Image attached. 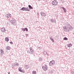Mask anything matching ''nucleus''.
Returning <instances> with one entry per match:
<instances>
[{"label": "nucleus", "mask_w": 74, "mask_h": 74, "mask_svg": "<svg viewBox=\"0 0 74 74\" xmlns=\"http://www.w3.org/2000/svg\"><path fill=\"white\" fill-rule=\"evenodd\" d=\"M21 29L23 32H25V31H26V32H28V29L27 28H21Z\"/></svg>", "instance_id": "nucleus-10"}, {"label": "nucleus", "mask_w": 74, "mask_h": 74, "mask_svg": "<svg viewBox=\"0 0 74 74\" xmlns=\"http://www.w3.org/2000/svg\"><path fill=\"white\" fill-rule=\"evenodd\" d=\"M55 63V62L54 60H52L51 61H50L49 63V66H52L53 65H54Z\"/></svg>", "instance_id": "nucleus-5"}, {"label": "nucleus", "mask_w": 74, "mask_h": 74, "mask_svg": "<svg viewBox=\"0 0 74 74\" xmlns=\"http://www.w3.org/2000/svg\"><path fill=\"white\" fill-rule=\"evenodd\" d=\"M42 68L44 70V71H46L48 70V67L47 66V65L45 64L44 66H42Z\"/></svg>", "instance_id": "nucleus-7"}, {"label": "nucleus", "mask_w": 74, "mask_h": 74, "mask_svg": "<svg viewBox=\"0 0 74 74\" xmlns=\"http://www.w3.org/2000/svg\"><path fill=\"white\" fill-rule=\"evenodd\" d=\"M50 21H51V22L52 23V22H53V19H51L50 20Z\"/></svg>", "instance_id": "nucleus-25"}, {"label": "nucleus", "mask_w": 74, "mask_h": 74, "mask_svg": "<svg viewBox=\"0 0 74 74\" xmlns=\"http://www.w3.org/2000/svg\"><path fill=\"white\" fill-rule=\"evenodd\" d=\"M1 55H3L4 54V51L2 49H1Z\"/></svg>", "instance_id": "nucleus-13"}, {"label": "nucleus", "mask_w": 74, "mask_h": 74, "mask_svg": "<svg viewBox=\"0 0 74 74\" xmlns=\"http://www.w3.org/2000/svg\"><path fill=\"white\" fill-rule=\"evenodd\" d=\"M44 54H45V55L46 54H47V52H46V51H44Z\"/></svg>", "instance_id": "nucleus-27"}, {"label": "nucleus", "mask_w": 74, "mask_h": 74, "mask_svg": "<svg viewBox=\"0 0 74 74\" xmlns=\"http://www.w3.org/2000/svg\"><path fill=\"white\" fill-rule=\"evenodd\" d=\"M39 60L40 62H42L43 60V59L42 58H39Z\"/></svg>", "instance_id": "nucleus-15"}, {"label": "nucleus", "mask_w": 74, "mask_h": 74, "mask_svg": "<svg viewBox=\"0 0 74 74\" xmlns=\"http://www.w3.org/2000/svg\"><path fill=\"white\" fill-rule=\"evenodd\" d=\"M52 4L53 5H58V2L56 0H55L52 1Z\"/></svg>", "instance_id": "nucleus-6"}, {"label": "nucleus", "mask_w": 74, "mask_h": 74, "mask_svg": "<svg viewBox=\"0 0 74 74\" xmlns=\"http://www.w3.org/2000/svg\"><path fill=\"white\" fill-rule=\"evenodd\" d=\"M36 71H33L32 72V74H36Z\"/></svg>", "instance_id": "nucleus-21"}, {"label": "nucleus", "mask_w": 74, "mask_h": 74, "mask_svg": "<svg viewBox=\"0 0 74 74\" xmlns=\"http://www.w3.org/2000/svg\"><path fill=\"white\" fill-rule=\"evenodd\" d=\"M41 16H47V14L45 12H41L40 13Z\"/></svg>", "instance_id": "nucleus-9"}, {"label": "nucleus", "mask_w": 74, "mask_h": 74, "mask_svg": "<svg viewBox=\"0 0 74 74\" xmlns=\"http://www.w3.org/2000/svg\"><path fill=\"white\" fill-rule=\"evenodd\" d=\"M10 22L13 25H16V21L15 19H12L10 21Z\"/></svg>", "instance_id": "nucleus-4"}, {"label": "nucleus", "mask_w": 74, "mask_h": 74, "mask_svg": "<svg viewBox=\"0 0 74 74\" xmlns=\"http://www.w3.org/2000/svg\"><path fill=\"white\" fill-rule=\"evenodd\" d=\"M72 45L71 44H69L67 45V46L68 47L70 48L71 47V46Z\"/></svg>", "instance_id": "nucleus-20"}, {"label": "nucleus", "mask_w": 74, "mask_h": 74, "mask_svg": "<svg viewBox=\"0 0 74 74\" xmlns=\"http://www.w3.org/2000/svg\"><path fill=\"white\" fill-rule=\"evenodd\" d=\"M29 51L28 50L27 52L30 54H33V52H34V50L32 48V47H31L29 48Z\"/></svg>", "instance_id": "nucleus-2"}, {"label": "nucleus", "mask_w": 74, "mask_h": 74, "mask_svg": "<svg viewBox=\"0 0 74 74\" xmlns=\"http://www.w3.org/2000/svg\"><path fill=\"white\" fill-rule=\"evenodd\" d=\"M63 29L64 31L65 32H69L70 30L73 29V28L69 24H68L66 26H65L63 27Z\"/></svg>", "instance_id": "nucleus-1"}, {"label": "nucleus", "mask_w": 74, "mask_h": 74, "mask_svg": "<svg viewBox=\"0 0 74 74\" xmlns=\"http://www.w3.org/2000/svg\"><path fill=\"white\" fill-rule=\"evenodd\" d=\"M18 71L20 72H22V70L20 68H18Z\"/></svg>", "instance_id": "nucleus-24"}, {"label": "nucleus", "mask_w": 74, "mask_h": 74, "mask_svg": "<svg viewBox=\"0 0 74 74\" xmlns=\"http://www.w3.org/2000/svg\"><path fill=\"white\" fill-rule=\"evenodd\" d=\"M25 68L26 69H27L29 68V66L27 65H25Z\"/></svg>", "instance_id": "nucleus-16"}, {"label": "nucleus", "mask_w": 74, "mask_h": 74, "mask_svg": "<svg viewBox=\"0 0 74 74\" xmlns=\"http://www.w3.org/2000/svg\"><path fill=\"white\" fill-rule=\"evenodd\" d=\"M21 11H30V10H29L28 7H23L21 9Z\"/></svg>", "instance_id": "nucleus-3"}, {"label": "nucleus", "mask_w": 74, "mask_h": 74, "mask_svg": "<svg viewBox=\"0 0 74 74\" xmlns=\"http://www.w3.org/2000/svg\"><path fill=\"white\" fill-rule=\"evenodd\" d=\"M10 72H9V73H8V74H10Z\"/></svg>", "instance_id": "nucleus-29"}, {"label": "nucleus", "mask_w": 74, "mask_h": 74, "mask_svg": "<svg viewBox=\"0 0 74 74\" xmlns=\"http://www.w3.org/2000/svg\"><path fill=\"white\" fill-rule=\"evenodd\" d=\"M62 8L64 10V12H66V9L64 7H62Z\"/></svg>", "instance_id": "nucleus-18"}, {"label": "nucleus", "mask_w": 74, "mask_h": 74, "mask_svg": "<svg viewBox=\"0 0 74 74\" xmlns=\"http://www.w3.org/2000/svg\"><path fill=\"white\" fill-rule=\"evenodd\" d=\"M5 40L6 41H7V42H8V41H9V38H8L7 37H6L5 38Z\"/></svg>", "instance_id": "nucleus-14"}, {"label": "nucleus", "mask_w": 74, "mask_h": 74, "mask_svg": "<svg viewBox=\"0 0 74 74\" xmlns=\"http://www.w3.org/2000/svg\"><path fill=\"white\" fill-rule=\"evenodd\" d=\"M50 38L51 40H52V42H54V40H53V39L52 38V37H50Z\"/></svg>", "instance_id": "nucleus-22"}, {"label": "nucleus", "mask_w": 74, "mask_h": 74, "mask_svg": "<svg viewBox=\"0 0 74 74\" xmlns=\"http://www.w3.org/2000/svg\"><path fill=\"white\" fill-rule=\"evenodd\" d=\"M11 49V47L9 46H8L6 47V49H7V50H10Z\"/></svg>", "instance_id": "nucleus-12"}, {"label": "nucleus", "mask_w": 74, "mask_h": 74, "mask_svg": "<svg viewBox=\"0 0 74 74\" xmlns=\"http://www.w3.org/2000/svg\"><path fill=\"white\" fill-rule=\"evenodd\" d=\"M7 15L8 16H6V18H10V15H11V14H7Z\"/></svg>", "instance_id": "nucleus-17"}, {"label": "nucleus", "mask_w": 74, "mask_h": 74, "mask_svg": "<svg viewBox=\"0 0 74 74\" xmlns=\"http://www.w3.org/2000/svg\"><path fill=\"white\" fill-rule=\"evenodd\" d=\"M28 7L29 8V9H33V7H32V6H31V5H28Z\"/></svg>", "instance_id": "nucleus-19"}, {"label": "nucleus", "mask_w": 74, "mask_h": 74, "mask_svg": "<svg viewBox=\"0 0 74 74\" xmlns=\"http://www.w3.org/2000/svg\"><path fill=\"white\" fill-rule=\"evenodd\" d=\"M19 64L15 62V63H14V64L13 65L12 64V68L14 67H15V66H19Z\"/></svg>", "instance_id": "nucleus-8"}, {"label": "nucleus", "mask_w": 74, "mask_h": 74, "mask_svg": "<svg viewBox=\"0 0 74 74\" xmlns=\"http://www.w3.org/2000/svg\"><path fill=\"white\" fill-rule=\"evenodd\" d=\"M10 44H13V42H10Z\"/></svg>", "instance_id": "nucleus-26"}, {"label": "nucleus", "mask_w": 74, "mask_h": 74, "mask_svg": "<svg viewBox=\"0 0 74 74\" xmlns=\"http://www.w3.org/2000/svg\"><path fill=\"white\" fill-rule=\"evenodd\" d=\"M26 37H27V36H28V34H26Z\"/></svg>", "instance_id": "nucleus-28"}, {"label": "nucleus", "mask_w": 74, "mask_h": 74, "mask_svg": "<svg viewBox=\"0 0 74 74\" xmlns=\"http://www.w3.org/2000/svg\"><path fill=\"white\" fill-rule=\"evenodd\" d=\"M1 31L2 32L4 33L5 32V29L4 28H2L1 29Z\"/></svg>", "instance_id": "nucleus-11"}, {"label": "nucleus", "mask_w": 74, "mask_h": 74, "mask_svg": "<svg viewBox=\"0 0 74 74\" xmlns=\"http://www.w3.org/2000/svg\"><path fill=\"white\" fill-rule=\"evenodd\" d=\"M64 40H68V38H67L66 37H64Z\"/></svg>", "instance_id": "nucleus-23"}]
</instances>
